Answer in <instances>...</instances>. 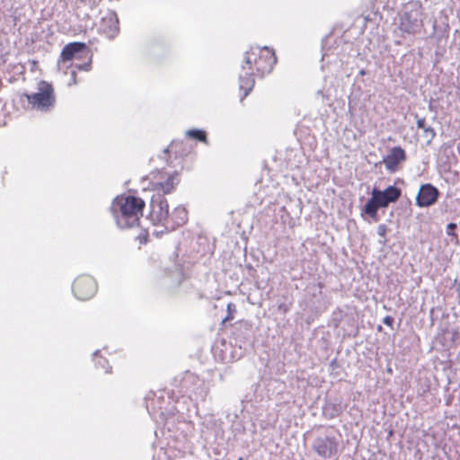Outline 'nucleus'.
I'll use <instances>...</instances> for the list:
<instances>
[{
  "label": "nucleus",
  "mask_w": 460,
  "mask_h": 460,
  "mask_svg": "<svg viewBox=\"0 0 460 460\" xmlns=\"http://www.w3.org/2000/svg\"><path fill=\"white\" fill-rule=\"evenodd\" d=\"M417 128L423 130V137L427 139V145H429L436 137L435 129L426 125L425 118L418 119Z\"/></svg>",
  "instance_id": "obj_20"
},
{
  "label": "nucleus",
  "mask_w": 460,
  "mask_h": 460,
  "mask_svg": "<svg viewBox=\"0 0 460 460\" xmlns=\"http://www.w3.org/2000/svg\"><path fill=\"white\" fill-rule=\"evenodd\" d=\"M234 335L235 337L236 341L243 342V344H245L246 342H251L252 338V325L248 323H239L234 328Z\"/></svg>",
  "instance_id": "obj_17"
},
{
  "label": "nucleus",
  "mask_w": 460,
  "mask_h": 460,
  "mask_svg": "<svg viewBox=\"0 0 460 460\" xmlns=\"http://www.w3.org/2000/svg\"><path fill=\"white\" fill-rule=\"evenodd\" d=\"M383 323L386 325V326H392L393 323H394V318L392 316H385L383 320Z\"/></svg>",
  "instance_id": "obj_27"
},
{
  "label": "nucleus",
  "mask_w": 460,
  "mask_h": 460,
  "mask_svg": "<svg viewBox=\"0 0 460 460\" xmlns=\"http://www.w3.org/2000/svg\"><path fill=\"white\" fill-rule=\"evenodd\" d=\"M150 208V218L153 223L165 227L170 215L167 199L161 193H155L151 198Z\"/></svg>",
  "instance_id": "obj_8"
},
{
  "label": "nucleus",
  "mask_w": 460,
  "mask_h": 460,
  "mask_svg": "<svg viewBox=\"0 0 460 460\" xmlns=\"http://www.w3.org/2000/svg\"><path fill=\"white\" fill-rule=\"evenodd\" d=\"M180 387L182 393L188 394L190 397L191 395L203 397L205 394V385L199 377L190 372L186 371L179 380Z\"/></svg>",
  "instance_id": "obj_9"
},
{
  "label": "nucleus",
  "mask_w": 460,
  "mask_h": 460,
  "mask_svg": "<svg viewBox=\"0 0 460 460\" xmlns=\"http://www.w3.org/2000/svg\"><path fill=\"white\" fill-rule=\"evenodd\" d=\"M152 185L156 193H161L164 197L165 194L172 192L180 182L179 174L176 172H158L152 173Z\"/></svg>",
  "instance_id": "obj_6"
},
{
  "label": "nucleus",
  "mask_w": 460,
  "mask_h": 460,
  "mask_svg": "<svg viewBox=\"0 0 460 460\" xmlns=\"http://www.w3.org/2000/svg\"><path fill=\"white\" fill-rule=\"evenodd\" d=\"M435 28H436V22H434V24H433V29L435 30Z\"/></svg>",
  "instance_id": "obj_32"
},
{
  "label": "nucleus",
  "mask_w": 460,
  "mask_h": 460,
  "mask_svg": "<svg viewBox=\"0 0 460 460\" xmlns=\"http://www.w3.org/2000/svg\"><path fill=\"white\" fill-rule=\"evenodd\" d=\"M72 291L78 300H88L97 292V283L90 275L78 276L73 282Z\"/></svg>",
  "instance_id": "obj_7"
},
{
  "label": "nucleus",
  "mask_w": 460,
  "mask_h": 460,
  "mask_svg": "<svg viewBox=\"0 0 460 460\" xmlns=\"http://www.w3.org/2000/svg\"><path fill=\"white\" fill-rule=\"evenodd\" d=\"M168 153H169V149H168V148H165V149L164 150V156H166V155H168Z\"/></svg>",
  "instance_id": "obj_30"
},
{
  "label": "nucleus",
  "mask_w": 460,
  "mask_h": 460,
  "mask_svg": "<svg viewBox=\"0 0 460 460\" xmlns=\"http://www.w3.org/2000/svg\"><path fill=\"white\" fill-rule=\"evenodd\" d=\"M119 19L115 12L108 11L102 18L100 31L109 39H114L119 32Z\"/></svg>",
  "instance_id": "obj_14"
},
{
  "label": "nucleus",
  "mask_w": 460,
  "mask_h": 460,
  "mask_svg": "<svg viewBox=\"0 0 460 460\" xmlns=\"http://www.w3.org/2000/svg\"><path fill=\"white\" fill-rule=\"evenodd\" d=\"M145 202L135 196H118L111 206V212L121 229L132 228L139 223Z\"/></svg>",
  "instance_id": "obj_2"
},
{
  "label": "nucleus",
  "mask_w": 460,
  "mask_h": 460,
  "mask_svg": "<svg viewBox=\"0 0 460 460\" xmlns=\"http://www.w3.org/2000/svg\"><path fill=\"white\" fill-rule=\"evenodd\" d=\"M71 77H72V83H69V85L72 84H76V83H77V81H76V72H75V69H73L71 71Z\"/></svg>",
  "instance_id": "obj_28"
},
{
  "label": "nucleus",
  "mask_w": 460,
  "mask_h": 460,
  "mask_svg": "<svg viewBox=\"0 0 460 460\" xmlns=\"http://www.w3.org/2000/svg\"><path fill=\"white\" fill-rule=\"evenodd\" d=\"M342 411V406L341 403L333 402H326L323 408V415L327 419H334L338 417Z\"/></svg>",
  "instance_id": "obj_19"
},
{
  "label": "nucleus",
  "mask_w": 460,
  "mask_h": 460,
  "mask_svg": "<svg viewBox=\"0 0 460 460\" xmlns=\"http://www.w3.org/2000/svg\"><path fill=\"white\" fill-rule=\"evenodd\" d=\"M315 95H316V98L322 97L323 101L325 98V95H324V93H323V92L322 90H318L316 92Z\"/></svg>",
  "instance_id": "obj_29"
},
{
  "label": "nucleus",
  "mask_w": 460,
  "mask_h": 460,
  "mask_svg": "<svg viewBox=\"0 0 460 460\" xmlns=\"http://www.w3.org/2000/svg\"><path fill=\"white\" fill-rule=\"evenodd\" d=\"M93 361L95 362L96 367H100L105 369L106 373L111 372L110 371L111 367L108 366V360L106 358H102V356H100L99 350H96L95 352H93Z\"/></svg>",
  "instance_id": "obj_23"
},
{
  "label": "nucleus",
  "mask_w": 460,
  "mask_h": 460,
  "mask_svg": "<svg viewBox=\"0 0 460 460\" xmlns=\"http://www.w3.org/2000/svg\"><path fill=\"white\" fill-rule=\"evenodd\" d=\"M185 135H186V137H188L190 138H193V139L199 140L200 142H203L205 144H208L207 133H206V131H204L202 129H198V128L189 129L186 131Z\"/></svg>",
  "instance_id": "obj_21"
},
{
  "label": "nucleus",
  "mask_w": 460,
  "mask_h": 460,
  "mask_svg": "<svg viewBox=\"0 0 460 460\" xmlns=\"http://www.w3.org/2000/svg\"><path fill=\"white\" fill-rule=\"evenodd\" d=\"M276 62L274 51L268 47H251L245 52L239 74V88L243 92L241 101L252 90L255 84L254 76L263 77L266 74H270Z\"/></svg>",
  "instance_id": "obj_1"
},
{
  "label": "nucleus",
  "mask_w": 460,
  "mask_h": 460,
  "mask_svg": "<svg viewBox=\"0 0 460 460\" xmlns=\"http://www.w3.org/2000/svg\"><path fill=\"white\" fill-rule=\"evenodd\" d=\"M169 274L171 275L172 279V285L178 286L181 283L183 279L182 270L179 265H175L173 267V270L169 271Z\"/></svg>",
  "instance_id": "obj_22"
},
{
  "label": "nucleus",
  "mask_w": 460,
  "mask_h": 460,
  "mask_svg": "<svg viewBox=\"0 0 460 460\" xmlns=\"http://www.w3.org/2000/svg\"><path fill=\"white\" fill-rule=\"evenodd\" d=\"M379 208H384L379 206L377 200L374 198V196L371 195V198L367 201V203L362 208V215L366 214L369 216L371 218H373L375 221H377V211Z\"/></svg>",
  "instance_id": "obj_18"
},
{
  "label": "nucleus",
  "mask_w": 460,
  "mask_h": 460,
  "mask_svg": "<svg viewBox=\"0 0 460 460\" xmlns=\"http://www.w3.org/2000/svg\"><path fill=\"white\" fill-rule=\"evenodd\" d=\"M406 160V153L401 146H394L390 153L384 157L383 163L390 172H394L398 165Z\"/></svg>",
  "instance_id": "obj_15"
},
{
  "label": "nucleus",
  "mask_w": 460,
  "mask_h": 460,
  "mask_svg": "<svg viewBox=\"0 0 460 460\" xmlns=\"http://www.w3.org/2000/svg\"><path fill=\"white\" fill-rule=\"evenodd\" d=\"M23 98L26 99L29 107L42 112L51 111L56 104L53 85L44 80L38 82L36 92L22 94L21 97L22 102H23Z\"/></svg>",
  "instance_id": "obj_4"
},
{
  "label": "nucleus",
  "mask_w": 460,
  "mask_h": 460,
  "mask_svg": "<svg viewBox=\"0 0 460 460\" xmlns=\"http://www.w3.org/2000/svg\"><path fill=\"white\" fill-rule=\"evenodd\" d=\"M338 448V438L332 434L319 435L313 442V449L314 452L324 459L336 457Z\"/></svg>",
  "instance_id": "obj_5"
},
{
  "label": "nucleus",
  "mask_w": 460,
  "mask_h": 460,
  "mask_svg": "<svg viewBox=\"0 0 460 460\" xmlns=\"http://www.w3.org/2000/svg\"><path fill=\"white\" fill-rule=\"evenodd\" d=\"M371 195L377 200L379 206L387 208L389 204L396 202L402 195V190L394 185L388 186L384 190L374 188Z\"/></svg>",
  "instance_id": "obj_12"
},
{
  "label": "nucleus",
  "mask_w": 460,
  "mask_h": 460,
  "mask_svg": "<svg viewBox=\"0 0 460 460\" xmlns=\"http://www.w3.org/2000/svg\"><path fill=\"white\" fill-rule=\"evenodd\" d=\"M160 399H163V396H157L156 399L148 398V402L146 403V409L149 411L150 415L158 421L157 418H160L161 420H167L169 417L172 416L175 412V408H166L162 405L160 402Z\"/></svg>",
  "instance_id": "obj_13"
},
{
  "label": "nucleus",
  "mask_w": 460,
  "mask_h": 460,
  "mask_svg": "<svg viewBox=\"0 0 460 460\" xmlns=\"http://www.w3.org/2000/svg\"><path fill=\"white\" fill-rule=\"evenodd\" d=\"M89 48L84 42H71L66 44L61 51V58L64 62L72 59H83L89 57Z\"/></svg>",
  "instance_id": "obj_11"
},
{
  "label": "nucleus",
  "mask_w": 460,
  "mask_h": 460,
  "mask_svg": "<svg viewBox=\"0 0 460 460\" xmlns=\"http://www.w3.org/2000/svg\"><path fill=\"white\" fill-rule=\"evenodd\" d=\"M457 226L456 223H449L447 226V234L448 236H452L453 238L455 239H457V235L456 234V229Z\"/></svg>",
  "instance_id": "obj_26"
},
{
  "label": "nucleus",
  "mask_w": 460,
  "mask_h": 460,
  "mask_svg": "<svg viewBox=\"0 0 460 460\" xmlns=\"http://www.w3.org/2000/svg\"><path fill=\"white\" fill-rule=\"evenodd\" d=\"M188 220V212L182 206L175 208L172 215H169V220L166 223V230H174L177 226L184 225Z\"/></svg>",
  "instance_id": "obj_16"
},
{
  "label": "nucleus",
  "mask_w": 460,
  "mask_h": 460,
  "mask_svg": "<svg viewBox=\"0 0 460 460\" xmlns=\"http://www.w3.org/2000/svg\"><path fill=\"white\" fill-rule=\"evenodd\" d=\"M87 58H88V61L84 64H74L72 66L73 68L75 70L78 69V70H83V71H89L91 69L92 58L89 55V57Z\"/></svg>",
  "instance_id": "obj_25"
},
{
  "label": "nucleus",
  "mask_w": 460,
  "mask_h": 460,
  "mask_svg": "<svg viewBox=\"0 0 460 460\" xmlns=\"http://www.w3.org/2000/svg\"><path fill=\"white\" fill-rule=\"evenodd\" d=\"M388 231H389V228L385 224H381L377 226V231H376L377 234L382 238L378 242L381 245L386 244L387 240H386L385 236H386V234Z\"/></svg>",
  "instance_id": "obj_24"
},
{
  "label": "nucleus",
  "mask_w": 460,
  "mask_h": 460,
  "mask_svg": "<svg viewBox=\"0 0 460 460\" xmlns=\"http://www.w3.org/2000/svg\"><path fill=\"white\" fill-rule=\"evenodd\" d=\"M439 195L438 189L431 183L422 184L416 197V205L420 208H429L438 201Z\"/></svg>",
  "instance_id": "obj_10"
},
{
  "label": "nucleus",
  "mask_w": 460,
  "mask_h": 460,
  "mask_svg": "<svg viewBox=\"0 0 460 460\" xmlns=\"http://www.w3.org/2000/svg\"><path fill=\"white\" fill-rule=\"evenodd\" d=\"M359 75H366V71H365L364 69H361V70L359 71Z\"/></svg>",
  "instance_id": "obj_31"
},
{
  "label": "nucleus",
  "mask_w": 460,
  "mask_h": 460,
  "mask_svg": "<svg viewBox=\"0 0 460 460\" xmlns=\"http://www.w3.org/2000/svg\"><path fill=\"white\" fill-rule=\"evenodd\" d=\"M424 9L420 1H410L398 14V29L402 35H416L423 28Z\"/></svg>",
  "instance_id": "obj_3"
},
{
  "label": "nucleus",
  "mask_w": 460,
  "mask_h": 460,
  "mask_svg": "<svg viewBox=\"0 0 460 460\" xmlns=\"http://www.w3.org/2000/svg\"><path fill=\"white\" fill-rule=\"evenodd\" d=\"M155 460V459H154Z\"/></svg>",
  "instance_id": "obj_33"
}]
</instances>
